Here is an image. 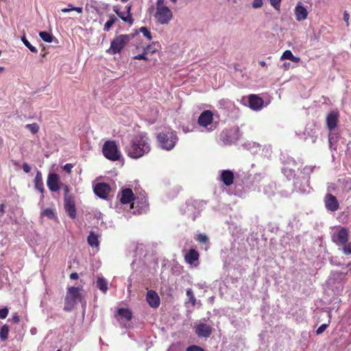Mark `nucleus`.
Returning <instances> with one entry per match:
<instances>
[{
  "instance_id": "1",
  "label": "nucleus",
  "mask_w": 351,
  "mask_h": 351,
  "mask_svg": "<svg viewBox=\"0 0 351 351\" xmlns=\"http://www.w3.org/2000/svg\"><path fill=\"white\" fill-rule=\"evenodd\" d=\"M151 145L149 139L145 133H141L131 138L125 145L124 151L127 156L133 159H138L149 153Z\"/></svg>"
},
{
  "instance_id": "2",
  "label": "nucleus",
  "mask_w": 351,
  "mask_h": 351,
  "mask_svg": "<svg viewBox=\"0 0 351 351\" xmlns=\"http://www.w3.org/2000/svg\"><path fill=\"white\" fill-rule=\"evenodd\" d=\"M156 12L154 17L160 25H168L173 19L172 11L165 5L164 0H157L156 3Z\"/></svg>"
},
{
  "instance_id": "3",
  "label": "nucleus",
  "mask_w": 351,
  "mask_h": 351,
  "mask_svg": "<svg viewBox=\"0 0 351 351\" xmlns=\"http://www.w3.org/2000/svg\"><path fill=\"white\" fill-rule=\"evenodd\" d=\"M157 139L162 149L171 150L178 141L176 133L171 129H165L157 135Z\"/></svg>"
},
{
  "instance_id": "4",
  "label": "nucleus",
  "mask_w": 351,
  "mask_h": 351,
  "mask_svg": "<svg viewBox=\"0 0 351 351\" xmlns=\"http://www.w3.org/2000/svg\"><path fill=\"white\" fill-rule=\"evenodd\" d=\"M348 272L332 271L328 279L327 284L332 290L337 294H340L343 290L344 284L346 282Z\"/></svg>"
},
{
  "instance_id": "5",
  "label": "nucleus",
  "mask_w": 351,
  "mask_h": 351,
  "mask_svg": "<svg viewBox=\"0 0 351 351\" xmlns=\"http://www.w3.org/2000/svg\"><path fill=\"white\" fill-rule=\"evenodd\" d=\"M82 302V295L79 287H71L68 288V293L65 297V305L64 309L70 311L74 306Z\"/></svg>"
},
{
  "instance_id": "6",
  "label": "nucleus",
  "mask_w": 351,
  "mask_h": 351,
  "mask_svg": "<svg viewBox=\"0 0 351 351\" xmlns=\"http://www.w3.org/2000/svg\"><path fill=\"white\" fill-rule=\"evenodd\" d=\"M102 152L106 158L112 161L119 160L121 156L116 143L113 141H106L104 144Z\"/></svg>"
},
{
  "instance_id": "7",
  "label": "nucleus",
  "mask_w": 351,
  "mask_h": 351,
  "mask_svg": "<svg viewBox=\"0 0 351 351\" xmlns=\"http://www.w3.org/2000/svg\"><path fill=\"white\" fill-rule=\"evenodd\" d=\"M131 208L134 214H142L146 213L149 208L147 199L145 194L141 193L135 197L132 202Z\"/></svg>"
},
{
  "instance_id": "8",
  "label": "nucleus",
  "mask_w": 351,
  "mask_h": 351,
  "mask_svg": "<svg viewBox=\"0 0 351 351\" xmlns=\"http://www.w3.org/2000/svg\"><path fill=\"white\" fill-rule=\"evenodd\" d=\"M129 36L128 35H119L115 37L110 43V48L107 52L110 54H116L119 53L129 42Z\"/></svg>"
},
{
  "instance_id": "9",
  "label": "nucleus",
  "mask_w": 351,
  "mask_h": 351,
  "mask_svg": "<svg viewBox=\"0 0 351 351\" xmlns=\"http://www.w3.org/2000/svg\"><path fill=\"white\" fill-rule=\"evenodd\" d=\"M213 113L210 110L203 111L199 118L198 123L200 126L204 127L207 131L210 132L216 128V123H213Z\"/></svg>"
},
{
  "instance_id": "10",
  "label": "nucleus",
  "mask_w": 351,
  "mask_h": 351,
  "mask_svg": "<svg viewBox=\"0 0 351 351\" xmlns=\"http://www.w3.org/2000/svg\"><path fill=\"white\" fill-rule=\"evenodd\" d=\"M332 241L337 245H341L347 243L349 239V232L347 228L342 227L337 231L332 233L331 236Z\"/></svg>"
},
{
  "instance_id": "11",
  "label": "nucleus",
  "mask_w": 351,
  "mask_h": 351,
  "mask_svg": "<svg viewBox=\"0 0 351 351\" xmlns=\"http://www.w3.org/2000/svg\"><path fill=\"white\" fill-rule=\"evenodd\" d=\"M324 202L326 209L330 212H335L339 208V203L335 196L330 193H327L324 198Z\"/></svg>"
},
{
  "instance_id": "12",
  "label": "nucleus",
  "mask_w": 351,
  "mask_h": 351,
  "mask_svg": "<svg viewBox=\"0 0 351 351\" xmlns=\"http://www.w3.org/2000/svg\"><path fill=\"white\" fill-rule=\"evenodd\" d=\"M64 209L71 219L76 217V208L74 198L69 195H65L64 199Z\"/></svg>"
},
{
  "instance_id": "13",
  "label": "nucleus",
  "mask_w": 351,
  "mask_h": 351,
  "mask_svg": "<svg viewBox=\"0 0 351 351\" xmlns=\"http://www.w3.org/2000/svg\"><path fill=\"white\" fill-rule=\"evenodd\" d=\"M298 163L293 158L289 159L287 163L282 169L283 174L289 179H294L295 169L297 167Z\"/></svg>"
},
{
  "instance_id": "14",
  "label": "nucleus",
  "mask_w": 351,
  "mask_h": 351,
  "mask_svg": "<svg viewBox=\"0 0 351 351\" xmlns=\"http://www.w3.org/2000/svg\"><path fill=\"white\" fill-rule=\"evenodd\" d=\"M110 191V186L104 182L98 183L94 186V193L97 196L102 199L107 198Z\"/></svg>"
},
{
  "instance_id": "15",
  "label": "nucleus",
  "mask_w": 351,
  "mask_h": 351,
  "mask_svg": "<svg viewBox=\"0 0 351 351\" xmlns=\"http://www.w3.org/2000/svg\"><path fill=\"white\" fill-rule=\"evenodd\" d=\"M249 107L255 111H259L263 108V99L256 95H250L248 98Z\"/></svg>"
},
{
  "instance_id": "16",
  "label": "nucleus",
  "mask_w": 351,
  "mask_h": 351,
  "mask_svg": "<svg viewBox=\"0 0 351 351\" xmlns=\"http://www.w3.org/2000/svg\"><path fill=\"white\" fill-rule=\"evenodd\" d=\"M115 13L125 23H128L132 25L134 22V19L131 14V5H128L125 6V11L120 12L118 10L114 9Z\"/></svg>"
},
{
  "instance_id": "17",
  "label": "nucleus",
  "mask_w": 351,
  "mask_h": 351,
  "mask_svg": "<svg viewBox=\"0 0 351 351\" xmlns=\"http://www.w3.org/2000/svg\"><path fill=\"white\" fill-rule=\"evenodd\" d=\"M184 259L189 265L197 267L199 264V254L197 250L191 249L185 254Z\"/></svg>"
},
{
  "instance_id": "18",
  "label": "nucleus",
  "mask_w": 351,
  "mask_h": 351,
  "mask_svg": "<svg viewBox=\"0 0 351 351\" xmlns=\"http://www.w3.org/2000/svg\"><path fill=\"white\" fill-rule=\"evenodd\" d=\"M47 184L49 189L51 191L56 192L60 189L59 177L56 173H51L49 175L47 180Z\"/></svg>"
},
{
  "instance_id": "19",
  "label": "nucleus",
  "mask_w": 351,
  "mask_h": 351,
  "mask_svg": "<svg viewBox=\"0 0 351 351\" xmlns=\"http://www.w3.org/2000/svg\"><path fill=\"white\" fill-rule=\"evenodd\" d=\"M146 300L152 308H157L160 305V298L155 291L149 290L147 291Z\"/></svg>"
},
{
  "instance_id": "20",
  "label": "nucleus",
  "mask_w": 351,
  "mask_h": 351,
  "mask_svg": "<svg viewBox=\"0 0 351 351\" xmlns=\"http://www.w3.org/2000/svg\"><path fill=\"white\" fill-rule=\"evenodd\" d=\"M234 175L230 170H222L220 171V180L226 185L230 186L233 184Z\"/></svg>"
},
{
  "instance_id": "21",
  "label": "nucleus",
  "mask_w": 351,
  "mask_h": 351,
  "mask_svg": "<svg viewBox=\"0 0 351 351\" xmlns=\"http://www.w3.org/2000/svg\"><path fill=\"white\" fill-rule=\"evenodd\" d=\"M211 332L212 329L210 326L206 324H199L195 328L196 335L200 337H208Z\"/></svg>"
},
{
  "instance_id": "22",
  "label": "nucleus",
  "mask_w": 351,
  "mask_h": 351,
  "mask_svg": "<svg viewBox=\"0 0 351 351\" xmlns=\"http://www.w3.org/2000/svg\"><path fill=\"white\" fill-rule=\"evenodd\" d=\"M134 198L135 197L134 196L132 189H125L121 191L119 199L122 204H126L134 202Z\"/></svg>"
},
{
  "instance_id": "23",
  "label": "nucleus",
  "mask_w": 351,
  "mask_h": 351,
  "mask_svg": "<svg viewBox=\"0 0 351 351\" xmlns=\"http://www.w3.org/2000/svg\"><path fill=\"white\" fill-rule=\"evenodd\" d=\"M295 19L298 21H302L306 19L308 16V12L304 6H303L300 3L297 4L295 8Z\"/></svg>"
},
{
  "instance_id": "24",
  "label": "nucleus",
  "mask_w": 351,
  "mask_h": 351,
  "mask_svg": "<svg viewBox=\"0 0 351 351\" xmlns=\"http://www.w3.org/2000/svg\"><path fill=\"white\" fill-rule=\"evenodd\" d=\"M338 117V112L335 111H332L328 114L326 117V123L330 130H333L336 127Z\"/></svg>"
},
{
  "instance_id": "25",
  "label": "nucleus",
  "mask_w": 351,
  "mask_h": 351,
  "mask_svg": "<svg viewBox=\"0 0 351 351\" xmlns=\"http://www.w3.org/2000/svg\"><path fill=\"white\" fill-rule=\"evenodd\" d=\"M221 141L226 145L231 144L237 140V138L232 136V131L229 130H223L220 136Z\"/></svg>"
},
{
  "instance_id": "26",
  "label": "nucleus",
  "mask_w": 351,
  "mask_h": 351,
  "mask_svg": "<svg viewBox=\"0 0 351 351\" xmlns=\"http://www.w3.org/2000/svg\"><path fill=\"white\" fill-rule=\"evenodd\" d=\"M35 188L42 194L45 191L41 173L38 171L34 179Z\"/></svg>"
},
{
  "instance_id": "27",
  "label": "nucleus",
  "mask_w": 351,
  "mask_h": 351,
  "mask_svg": "<svg viewBox=\"0 0 351 351\" xmlns=\"http://www.w3.org/2000/svg\"><path fill=\"white\" fill-rule=\"evenodd\" d=\"M117 314L120 317L121 319L125 321H130L132 317L131 311L128 308H119Z\"/></svg>"
},
{
  "instance_id": "28",
  "label": "nucleus",
  "mask_w": 351,
  "mask_h": 351,
  "mask_svg": "<svg viewBox=\"0 0 351 351\" xmlns=\"http://www.w3.org/2000/svg\"><path fill=\"white\" fill-rule=\"evenodd\" d=\"M97 287L103 293H106L108 290V282L104 277H98L97 280Z\"/></svg>"
},
{
  "instance_id": "29",
  "label": "nucleus",
  "mask_w": 351,
  "mask_h": 351,
  "mask_svg": "<svg viewBox=\"0 0 351 351\" xmlns=\"http://www.w3.org/2000/svg\"><path fill=\"white\" fill-rule=\"evenodd\" d=\"M265 182H264L263 183V191L265 194L267 195L268 196H270L274 193L276 185L272 182H269L267 184H266Z\"/></svg>"
},
{
  "instance_id": "30",
  "label": "nucleus",
  "mask_w": 351,
  "mask_h": 351,
  "mask_svg": "<svg viewBox=\"0 0 351 351\" xmlns=\"http://www.w3.org/2000/svg\"><path fill=\"white\" fill-rule=\"evenodd\" d=\"M315 166H305L302 170L301 173L303 175L302 178L306 180V182H308L309 176L313 171Z\"/></svg>"
},
{
  "instance_id": "31",
  "label": "nucleus",
  "mask_w": 351,
  "mask_h": 351,
  "mask_svg": "<svg viewBox=\"0 0 351 351\" xmlns=\"http://www.w3.org/2000/svg\"><path fill=\"white\" fill-rule=\"evenodd\" d=\"M10 328L7 324L3 325L0 328V339L1 341H5L8 338Z\"/></svg>"
},
{
  "instance_id": "32",
  "label": "nucleus",
  "mask_w": 351,
  "mask_h": 351,
  "mask_svg": "<svg viewBox=\"0 0 351 351\" xmlns=\"http://www.w3.org/2000/svg\"><path fill=\"white\" fill-rule=\"evenodd\" d=\"M88 243L91 247H97L99 245L98 237L93 232H90L88 237Z\"/></svg>"
},
{
  "instance_id": "33",
  "label": "nucleus",
  "mask_w": 351,
  "mask_h": 351,
  "mask_svg": "<svg viewBox=\"0 0 351 351\" xmlns=\"http://www.w3.org/2000/svg\"><path fill=\"white\" fill-rule=\"evenodd\" d=\"M233 106V103L228 99H222L218 102V107L221 109H230Z\"/></svg>"
},
{
  "instance_id": "34",
  "label": "nucleus",
  "mask_w": 351,
  "mask_h": 351,
  "mask_svg": "<svg viewBox=\"0 0 351 351\" xmlns=\"http://www.w3.org/2000/svg\"><path fill=\"white\" fill-rule=\"evenodd\" d=\"M245 146L252 153H256L261 149V146L255 142H249Z\"/></svg>"
},
{
  "instance_id": "35",
  "label": "nucleus",
  "mask_w": 351,
  "mask_h": 351,
  "mask_svg": "<svg viewBox=\"0 0 351 351\" xmlns=\"http://www.w3.org/2000/svg\"><path fill=\"white\" fill-rule=\"evenodd\" d=\"M39 36L42 38V40L46 43H52L53 36L52 34L47 32H40Z\"/></svg>"
},
{
  "instance_id": "36",
  "label": "nucleus",
  "mask_w": 351,
  "mask_h": 351,
  "mask_svg": "<svg viewBox=\"0 0 351 351\" xmlns=\"http://www.w3.org/2000/svg\"><path fill=\"white\" fill-rule=\"evenodd\" d=\"M337 140V136L335 133L330 132L328 136V141L329 145L331 149H336V143Z\"/></svg>"
},
{
  "instance_id": "37",
  "label": "nucleus",
  "mask_w": 351,
  "mask_h": 351,
  "mask_svg": "<svg viewBox=\"0 0 351 351\" xmlns=\"http://www.w3.org/2000/svg\"><path fill=\"white\" fill-rule=\"evenodd\" d=\"M117 20V19L114 15H111L110 16L109 20H108L106 22L104 27V30L105 32H109L110 29L111 28L112 25L116 22Z\"/></svg>"
},
{
  "instance_id": "38",
  "label": "nucleus",
  "mask_w": 351,
  "mask_h": 351,
  "mask_svg": "<svg viewBox=\"0 0 351 351\" xmlns=\"http://www.w3.org/2000/svg\"><path fill=\"white\" fill-rule=\"evenodd\" d=\"M62 12H69L70 11H76L77 13L81 14L83 12L82 7H75L71 4H69L68 8H64L61 10Z\"/></svg>"
},
{
  "instance_id": "39",
  "label": "nucleus",
  "mask_w": 351,
  "mask_h": 351,
  "mask_svg": "<svg viewBox=\"0 0 351 351\" xmlns=\"http://www.w3.org/2000/svg\"><path fill=\"white\" fill-rule=\"evenodd\" d=\"M21 40L23 43L25 45V47H27L33 53H38V49L34 46L32 45L31 43L27 40V39L23 36L21 38Z\"/></svg>"
},
{
  "instance_id": "40",
  "label": "nucleus",
  "mask_w": 351,
  "mask_h": 351,
  "mask_svg": "<svg viewBox=\"0 0 351 351\" xmlns=\"http://www.w3.org/2000/svg\"><path fill=\"white\" fill-rule=\"evenodd\" d=\"M25 128L34 134L38 133L40 129L39 125L36 123L27 124Z\"/></svg>"
},
{
  "instance_id": "41",
  "label": "nucleus",
  "mask_w": 351,
  "mask_h": 351,
  "mask_svg": "<svg viewBox=\"0 0 351 351\" xmlns=\"http://www.w3.org/2000/svg\"><path fill=\"white\" fill-rule=\"evenodd\" d=\"M41 215L43 216L47 217L49 219H55L56 214L53 209L51 208H46L43 210L41 213Z\"/></svg>"
},
{
  "instance_id": "42",
  "label": "nucleus",
  "mask_w": 351,
  "mask_h": 351,
  "mask_svg": "<svg viewBox=\"0 0 351 351\" xmlns=\"http://www.w3.org/2000/svg\"><path fill=\"white\" fill-rule=\"evenodd\" d=\"M186 295H187V297H188V298L189 300V302L191 303V304L193 306H195V303H196V298H195V297L194 295V293H193L192 289H188L186 290Z\"/></svg>"
},
{
  "instance_id": "43",
  "label": "nucleus",
  "mask_w": 351,
  "mask_h": 351,
  "mask_svg": "<svg viewBox=\"0 0 351 351\" xmlns=\"http://www.w3.org/2000/svg\"><path fill=\"white\" fill-rule=\"evenodd\" d=\"M341 246H342V252L344 254H351V242L347 241V243L341 245Z\"/></svg>"
},
{
  "instance_id": "44",
  "label": "nucleus",
  "mask_w": 351,
  "mask_h": 351,
  "mask_svg": "<svg viewBox=\"0 0 351 351\" xmlns=\"http://www.w3.org/2000/svg\"><path fill=\"white\" fill-rule=\"evenodd\" d=\"M140 32L143 34L145 37H146L148 40H152V36L150 31L146 27H141L140 28Z\"/></svg>"
},
{
  "instance_id": "45",
  "label": "nucleus",
  "mask_w": 351,
  "mask_h": 351,
  "mask_svg": "<svg viewBox=\"0 0 351 351\" xmlns=\"http://www.w3.org/2000/svg\"><path fill=\"white\" fill-rule=\"evenodd\" d=\"M196 240L199 243H206L208 242V237L204 234H198L196 236Z\"/></svg>"
},
{
  "instance_id": "46",
  "label": "nucleus",
  "mask_w": 351,
  "mask_h": 351,
  "mask_svg": "<svg viewBox=\"0 0 351 351\" xmlns=\"http://www.w3.org/2000/svg\"><path fill=\"white\" fill-rule=\"evenodd\" d=\"M293 56V53L290 50H286L284 51L281 56V60H291V57Z\"/></svg>"
},
{
  "instance_id": "47",
  "label": "nucleus",
  "mask_w": 351,
  "mask_h": 351,
  "mask_svg": "<svg viewBox=\"0 0 351 351\" xmlns=\"http://www.w3.org/2000/svg\"><path fill=\"white\" fill-rule=\"evenodd\" d=\"M269 2L275 10H280L281 0H269Z\"/></svg>"
},
{
  "instance_id": "48",
  "label": "nucleus",
  "mask_w": 351,
  "mask_h": 351,
  "mask_svg": "<svg viewBox=\"0 0 351 351\" xmlns=\"http://www.w3.org/2000/svg\"><path fill=\"white\" fill-rule=\"evenodd\" d=\"M9 313V309L7 307H4L0 309V319H5Z\"/></svg>"
},
{
  "instance_id": "49",
  "label": "nucleus",
  "mask_w": 351,
  "mask_h": 351,
  "mask_svg": "<svg viewBox=\"0 0 351 351\" xmlns=\"http://www.w3.org/2000/svg\"><path fill=\"white\" fill-rule=\"evenodd\" d=\"M264 0H254L252 3V8L257 9L263 6Z\"/></svg>"
},
{
  "instance_id": "50",
  "label": "nucleus",
  "mask_w": 351,
  "mask_h": 351,
  "mask_svg": "<svg viewBox=\"0 0 351 351\" xmlns=\"http://www.w3.org/2000/svg\"><path fill=\"white\" fill-rule=\"evenodd\" d=\"M328 326V324H322L316 330L317 335H320L327 328Z\"/></svg>"
},
{
  "instance_id": "51",
  "label": "nucleus",
  "mask_w": 351,
  "mask_h": 351,
  "mask_svg": "<svg viewBox=\"0 0 351 351\" xmlns=\"http://www.w3.org/2000/svg\"><path fill=\"white\" fill-rule=\"evenodd\" d=\"M145 52L148 53H154L156 51V48L155 47V44L148 45L145 49Z\"/></svg>"
},
{
  "instance_id": "52",
  "label": "nucleus",
  "mask_w": 351,
  "mask_h": 351,
  "mask_svg": "<svg viewBox=\"0 0 351 351\" xmlns=\"http://www.w3.org/2000/svg\"><path fill=\"white\" fill-rule=\"evenodd\" d=\"M147 54V53L145 52V51L144 50V52L143 53L138 54V55L135 56L134 57V59H135V60H147V56H146Z\"/></svg>"
},
{
  "instance_id": "53",
  "label": "nucleus",
  "mask_w": 351,
  "mask_h": 351,
  "mask_svg": "<svg viewBox=\"0 0 351 351\" xmlns=\"http://www.w3.org/2000/svg\"><path fill=\"white\" fill-rule=\"evenodd\" d=\"M167 351H180V346L179 344H172L169 346Z\"/></svg>"
},
{
  "instance_id": "54",
  "label": "nucleus",
  "mask_w": 351,
  "mask_h": 351,
  "mask_svg": "<svg viewBox=\"0 0 351 351\" xmlns=\"http://www.w3.org/2000/svg\"><path fill=\"white\" fill-rule=\"evenodd\" d=\"M186 351H204V350L199 346H191L186 348Z\"/></svg>"
},
{
  "instance_id": "55",
  "label": "nucleus",
  "mask_w": 351,
  "mask_h": 351,
  "mask_svg": "<svg viewBox=\"0 0 351 351\" xmlns=\"http://www.w3.org/2000/svg\"><path fill=\"white\" fill-rule=\"evenodd\" d=\"M73 166L71 163H66L64 165L63 169L66 171L67 173H70L73 169Z\"/></svg>"
},
{
  "instance_id": "56",
  "label": "nucleus",
  "mask_w": 351,
  "mask_h": 351,
  "mask_svg": "<svg viewBox=\"0 0 351 351\" xmlns=\"http://www.w3.org/2000/svg\"><path fill=\"white\" fill-rule=\"evenodd\" d=\"M23 169L25 173H29L31 167L27 163L25 162L23 164Z\"/></svg>"
},
{
  "instance_id": "57",
  "label": "nucleus",
  "mask_w": 351,
  "mask_h": 351,
  "mask_svg": "<svg viewBox=\"0 0 351 351\" xmlns=\"http://www.w3.org/2000/svg\"><path fill=\"white\" fill-rule=\"evenodd\" d=\"M14 323H18L20 320L19 316L17 315V313H15L12 315V318L10 319Z\"/></svg>"
},
{
  "instance_id": "58",
  "label": "nucleus",
  "mask_w": 351,
  "mask_h": 351,
  "mask_svg": "<svg viewBox=\"0 0 351 351\" xmlns=\"http://www.w3.org/2000/svg\"><path fill=\"white\" fill-rule=\"evenodd\" d=\"M290 60L293 62L298 63L300 61V58L293 55Z\"/></svg>"
},
{
  "instance_id": "59",
  "label": "nucleus",
  "mask_w": 351,
  "mask_h": 351,
  "mask_svg": "<svg viewBox=\"0 0 351 351\" xmlns=\"http://www.w3.org/2000/svg\"><path fill=\"white\" fill-rule=\"evenodd\" d=\"M343 20L347 23V25H348L349 14L347 12H345L343 14Z\"/></svg>"
},
{
  "instance_id": "60",
  "label": "nucleus",
  "mask_w": 351,
  "mask_h": 351,
  "mask_svg": "<svg viewBox=\"0 0 351 351\" xmlns=\"http://www.w3.org/2000/svg\"><path fill=\"white\" fill-rule=\"evenodd\" d=\"M327 190H328V193H331L335 190L334 184H330V185H328Z\"/></svg>"
},
{
  "instance_id": "61",
  "label": "nucleus",
  "mask_w": 351,
  "mask_h": 351,
  "mask_svg": "<svg viewBox=\"0 0 351 351\" xmlns=\"http://www.w3.org/2000/svg\"><path fill=\"white\" fill-rule=\"evenodd\" d=\"M79 278L78 274L77 273H71L70 275V278L72 280H76Z\"/></svg>"
},
{
  "instance_id": "62",
  "label": "nucleus",
  "mask_w": 351,
  "mask_h": 351,
  "mask_svg": "<svg viewBox=\"0 0 351 351\" xmlns=\"http://www.w3.org/2000/svg\"><path fill=\"white\" fill-rule=\"evenodd\" d=\"M0 213L1 215H3L5 213V206L4 204L0 205Z\"/></svg>"
},
{
  "instance_id": "63",
  "label": "nucleus",
  "mask_w": 351,
  "mask_h": 351,
  "mask_svg": "<svg viewBox=\"0 0 351 351\" xmlns=\"http://www.w3.org/2000/svg\"><path fill=\"white\" fill-rule=\"evenodd\" d=\"M259 64L263 66V67H265L267 66V63L266 62L263 61V60H261L259 62Z\"/></svg>"
},
{
  "instance_id": "64",
  "label": "nucleus",
  "mask_w": 351,
  "mask_h": 351,
  "mask_svg": "<svg viewBox=\"0 0 351 351\" xmlns=\"http://www.w3.org/2000/svg\"><path fill=\"white\" fill-rule=\"evenodd\" d=\"M64 191H65V192H66L65 195H69V194H68L69 188H68V186H65V187H64Z\"/></svg>"
}]
</instances>
